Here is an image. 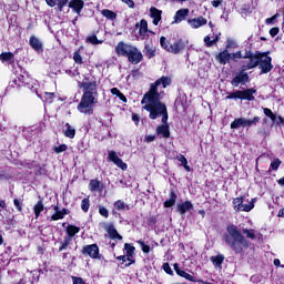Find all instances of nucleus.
Here are the masks:
<instances>
[{"instance_id":"ddd939ff","label":"nucleus","mask_w":284,"mask_h":284,"mask_svg":"<svg viewBox=\"0 0 284 284\" xmlns=\"http://www.w3.org/2000/svg\"><path fill=\"white\" fill-rule=\"evenodd\" d=\"M136 28H139V34L142 39H148L149 34H154V32L148 30V20L145 19L136 23Z\"/></svg>"},{"instance_id":"39448f33","label":"nucleus","mask_w":284,"mask_h":284,"mask_svg":"<svg viewBox=\"0 0 284 284\" xmlns=\"http://www.w3.org/2000/svg\"><path fill=\"white\" fill-rule=\"evenodd\" d=\"M160 45L161 48L166 50V52H171V54H181V52H183V49L187 45V42L180 39L173 43H170L168 42V39L165 37H161Z\"/></svg>"},{"instance_id":"c9c22d12","label":"nucleus","mask_w":284,"mask_h":284,"mask_svg":"<svg viewBox=\"0 0 284 284\" xmlns=\"http://www.w3.org/2000/svg\"><path fill=\"white\" fill-rule=\"evenodd\" d=\"M111 94L118 97L120 101H123V103H128V98H125L123 93L116 88L111 89Z\"/></svg>"},{"instance_id":"ea45409f","label":"nucleus","mask_w":284,"mask_h":284,"mask_svg":"<svg viewBox=\"0 0 284 284\" xmlns=\"http://www.w3.org/2000/svg\"><path fill=\"white\" fill-rule=\"evenodd\" d=\"M243 234H246L247 239H251L252 241H254L256 239V231H254L252 229L251 230L244 229Z\"/></svg>"},{"instance_id":"2f4dec72","label":"nucleus","mask_w":284,"mask_h":284,"mask_svg":"<svg viewBox=\"0 0 284 284\" xmlns=\"http://www.w3.org/2000/svg\"><path fill=\"white\" fill-rule=\"evenodd\" d=\"M101 14L105 17V19H109L110 21H114L116 19V13L109 9H103L101 11Z\"/></svg>"},{"instance_id":"f704fd0d","label":"nucleus","mask_w":284,"mask_h":284,"mask_svg":"<svg viewBox=\"0 0 284 284\" xmlns=\"http://www.w3.org/2000/svg\"><path fill=\"white\" fill-rule=\"evenodd\" d=\"M176 203V193L171 192L170 193V199L164 202V207H172Z\"/></svg>"},{"instance_id":"a19ab883","label":"nucleus","mask_w":284,"mask_h":284,"mask_svg":"<svg viewBox=\"0 0 284 284\" xmlns=\"http://www.w3.org/2000/svg\"><path fill=\"white\" fill-rule=\"evenodd\" d=\"M239 48V43L234 39H229L226 42V49L227 50H236Z\"/></svg>"},{"instance_id":"4be33fe9","label":"nucleus","mask_w":284,"mask_h":284,"mask_svg":"<svg viewBox=\"0 0 284 284\" xmlns=\"http://www.w3.org/2000/svg\"><path fill=\"white\" fill-rule=\"evenodd\" d=\"M190 210H194V205L190 201L178 204V212L181 214V216H183L186 212H190Z\"/></svg>"},{"instance_id":"49530a36","label":"nucleus","mask_w":284,"mask_h":284,"mask_svg":"<svg viewBox=\"0 0 284 284\" xmlns=\"http://www.w3.org/2000/svg\"><path fill=\"white\" fill-rule=\"evenodd\" d=\"M99 214L103 216L104 219H108L110 216V211L105 206L99 207Z\"/></svg>"},{"instance_id":"9d476101","label":"nucleus","mask_w":284,"mask_h":284,"mask_svg":"<svg viewBox=\"0 0 284 284\" xmlns=\"http://www.w3.org/2000/svg\"><path fill=\"white\" fill-rule=\"evenodd\" d=\"M108 159L111 161V163H114L116 168H120V170H128V163L123 162V160H121V158H119L114 151L108 152Z\"/></svg>"},{"instance_id":"c85d7f7f","label":"nucleus","mask_w":284,"mask_h":284,"mask_svg":"<svg viewBox=\"0 0 284 284\" xmlns=\"http://www.w3.org/2000/svg\"><path fill=\"white\" fill-rule=\"evenodd\" d=\"M54 212L55 214L51 216V221H61V219L68 214V210L63 209L62 211H59V206H54Z\"/></svg>"},{"instance_id":"37998d69","label":"nucleus","mask_w":284,"mask_h":284,"mask_svg":"<svg viewBox=\"0 0 284 284\" xmlns=\"http://www.w3.org/2000/svg\"><path fill=\"white\" fill-rule=\"evenodd\" d=\"M43 99H44L45 103H52V101H54V93L44 92L43 93Z\"/></svg>"},{"instance_id":"f257e3e1","label":"nucleus","mask_w":284,"mask_h":284,"mask_svg":"<svg viewBox=\"0 0 284 284\" xmlns=\"http://www.w3.org/2000/svg\"><path fill=\"white\" fill-rule=\"evenodd\" d=\"M172 83V79L169 77H162L155 81V83H152L150 85L149 92H146L141 101V104L143 105V110H146V112H150V119H158L160 115H162V123L163 125H160L156 129L158 134H162L164 139H170V126L168 125V108L165 104L161 103V93H159V85H162V88H166Z\"/></svg>"},{"instance_id":"aec40b11","label":"nucleus","mask_w":284,"mask_h":284,"mask_svg":"<svg viewBox=\"0 0 284 284\" xmlns=\"http://www.w3.org/2000/svg\"><path fill=\"white\" fill-rule=\"evenodd\" d=\"M85 6V2L83 0H71L69 1V8L73 10V12H77L78 14H81V10H83Z\"/></svg>"},{"instance_id":"cd10ccee","label":"nucleus","mask_w":284,"mask_h":284,"mask_svg":"<svg viewBox=\"0 0 284 284\" xmlns=\"http://www.w3.org/2000/svg\"><path fill=\"white\" fill-rule=\"evenodd\" d=\"M239 128H246L245 118H237L231 123V130H239Z\"/></svg>"},{"instance_id":"bf43d9fd","label":"nucleus","mask_w":284,"mask_h":284,"mask_svg":"<svg viewBox=\"0 0 284 284\" xmlns=\"http://www.w3.org/2000/svg\"><path fill=\"white\" fill-rule=\"evenodd\" d=\"M223 3V0H213L211 1V4L213 6V8H219V6H221Z\"/></svg>"},{"instance_id":"0eeeda50","label":"nucleus","mask_w":284,"mask_h":284,"mask_svg":"<svg viewBox=\"0 0 284 284\" xmlns=\"http://www.w3.org/2000/svg\"><path fill=\"white\" fill-rule=\"evenodd\" d=\"M254 94H256V89H246L244 91H235L226 95V100L230 99H242L245 101H254Z\"/></svg>"},{"instance_id":"7ed1b4c3","label":"nucleus","mask_w":284,"mask_h":284,"mask_svg":"<svg viewBox=\"0 0 284 284\" xmlns=\"http://www.w3.org/2000/svg\"><path fill=\"white\" fill-rule=\"evenodd\" d=\"M224 242L235 254H242L243 250L250 247V241L245 239L239 226L231 224L226 227V233L223 236Z\"/></svg>"},{"instance_id":"6e6552de","label":"nucleus","mask_w":284,"mask_h":284,"mask_svg":"<svg viewBox=\"0 0 284 284\" xmlns=\"http://www.w3.org/2000/svg\"><path fill=\"white\" fill-rule=\"evenodd\" d=\"M254 199L248 204L243 203V197H235L233 200V207L235 212H252L254 210Z\"/></svg>"},{"instance_id":"864d4df0","label":"nucleus","mask_w":284,"mask_h":284,"mask_svg":"<svg viewBox=\"0 0 284 284\" xmlns=\"http://www.w3.org/2000/svg\"><path fill=\"white\" fill-rule=\"evenodd\" d=\"M162 268L164 270V272H166V274H170L171 276H172V274H174V271H172L170 263H164Z\"/></svg>"},{"instance_id":"473e14b6","label":"nucleus","mask_w":284,"mask_h":284,"mask_svg":"<svg viewBox=\"0 0 284 284\" xmlns=\"http://www.w3.org/2000/svg\"><path fill=\"white\" fill-rule=\"evenodd\" d=\"M43 210H44L43 201H38V203L33 207V212L36 214V219H39V216L41 215Z\"/></svg>"},{"instance_id":"dca6fc26","label":"nucleus","mask_w":284,"mask_h":284,"mask_svg":"<svg viewBox=\"0 0 284 284\" xmlns=\"http://www.w3.org/2000/svg\"><path fill=\"white\" fill-rule=\"evenodd\" d=\"M248 79L250 75H247L245 71H242L232 80L231 83L234 85V88H239L240 83H247Z\"/></svg>"},{"instance_id":"de8ad7c7","label":"nucleus","mask_w":284,"mask_h":284,"mask_svg":"<svg viewBox=\"0 0 284 284\" xmlns=\"http://www.w3.org/2000/svg\"><path fill=\"white\" fill-rule=\"evenodd\" d=\"M239 59H245V57H243V53L241 51L231 53V61H239Z\"/></svg>"},{"instance_id":"b1692460","label":"nucleus","mask_w":284,"mask_h":284,"mask_svg":"<svg viewBox=\"0 0 284 284\" xmlns=\"http://www.w3.org/2000/svg\"><path fill=\"white\" fill-rule=\"evenodd\" d=\"M63 134L67 139H74V136H77V129H74L70 123H65Z\"/></svg>"},{"instance_id":"c03bdc74","label":"nucleus","mask_w":284,"mask_h":284,"mask_svg":"<svg viewBox=\"0 0 284 284\" xmlns=\"http://www.w3.org/2000/svg\"><path fill=\"white\" fill-rule=\"evenodd\" d=\"M263 112L265 116H268V119H271V121H276V114H274V112H272L270 109L263 108Z\"/></svg>"},{"instance_id":"393cba45","label":"nucleus","mask_w":284,"mask_h":284,"mask_svg":"<svg viewBox=\"0 0 284 284\" xmlns=\"http://www.w3.org/2000/svg\"><path fill=\"white\" fill-rule=\"evenodd\" d=\"M29 44L36 50V52H41V50H43V43H41V40L34 36L30 38Z\"/></svg>"},{"instance_id":"79ce46f5","label":"nucleus","mask_w":284,"mask_h":284,"mask_svg":"<svg viewBox=\"0 0 284 284\" xmlns=\"http://www.w3.org/2000/svg\"><path fill=\"white\" fill-rule=\"evenodd\" d=\"M73 61H74L75 63H78V65H82V63H83V58L81 57V52L75 51V52L73 53Z\"/></svg>"},{"instance_id":"4d7b16f0","label":"nucleus","mask_w":284,"mask_h":284,"mask_svg":"<svg viewBox=\"0 0 284 284\" xmlns=\"http://www.w3.org/2000/svg\"><path fill=\"white\" fill-rule=\"evenodd\" d=\"M178 161H180V163H182V165H187V159L184 158L183 154L178 155Z\"/></svg>"},{"instance_id":"052dcab7","label":"nucleus","mask_w":284,"mask_h":284,"mask_svg":"<svg viewBox=\"0 0 284 284\" xmlns=\"http://www.w3.org/2000/svg\"><path fill=\"white\" fill-rule=\"evenodd\" d=\"M118 261H122V263L125 265L128 263V255H120L116 257Z\"/></svg>"},{"instance_id":"a211bd4d","label":"nucleus","mask_w":284,"mask_h":284,"mask_svg":"<svg viewBox=\"0 0 284 284\" xmlns=\"http://www.w3.org/2000/svg\"><path fill=\"white\" fill-rule=\"evenodd\" d=\"M69 1L70 0H45V3L49 6V8H54L57 6L58 10L62 12L63 8L68 6Z\"/></svg>"},{"instance_id":"09e8293b","label":"nucleus","mask_w":284,"mask_h":284,"mask_svg":"<svg viewBox=\"0 0 284 284\" xmlns=\"http://www.w3.org/2000/svg\"><path fill=\"white\" fill-rule=\"evenodd\" d=\"M70 243H72V240H70V237H65L64 243H62L59 251L63 252V250H68V246L70 245Z\"/></svg>"},{"instance_id":"338daca9","label":"nucleus","mask_w":284,"mask_h":284,"mask_svg":"<svg viewBox=\"0 0 284 284\" xmlns=\"http://www.w3.org/2000/svg\"><path fill=\"white\" fill-rule=\"evenodd\" d=\"M132 121L135 123V125H139V114L133 113L132 114Z\"/></svg>"},{"instance_id":"a18cd8bd","label":"nucleus","mask_w":284,"mask_h":284,"mask_svg":"<svg viewBox=\"0 0 284 284\" xmlns=\"http://www.w3.org/2000/svg\"><path fill=\"white\" fill-rule=\"evenodd\" d=\"M81 210H83L84 212H88L90 210V200L89 199L82 200Z\"/></svg>"},{"instance_id":"69168bd1","label":"nucleus","mask_w":284,"mask_h":284,"mask_svg":"<svg viewBox=\"0 0 284 284\" xmlns=\"http://www.w3.org/2000/svg\"><path fill=\"white\" fill-rule=\"evenodd\" d=\"M156 139V136H154V135H146L145 136V142L146 143H152V141H154Z\"/></svg>"},{"instance_id":"5701e85b","label":"nucleus","mask_w":284,"mask_h":284,"mask_svg":"<svg viewBox=\"0 0 284 284\" xmlns=\"http://www.w3.org/2000/svg\"><path fill=\"white\" fill-rule=\"evenodd\" d=\"M187 14H190V9L178 10L174 16V23H181V21H185V19H187Z\"/></svg>"},{"instance_id":"423d86ee","label":"nucleus","mask_w":284,"mask_h":284,"mask_svg":"<svg viewBox=\"0 0 284 284\" xmlns=\"http://www.w3.org/2000/svg\"><path fill=\"white\" fill-rule=\"evenodd\" d=\"M16 85H27L29 88V90H33V92H37V88H34L37 85V80H33L32 78H30V75L28 74V72H23L17 75V79L14 80Z\"/></svg>"},{"instance_id":"5fc2aeb1","label":"nucleus","mask_w":284,"mask_h":284,"mask_svg":"<svg viewBox=\"0 0 284 284\" xmlns=\"http://www.w3.org/2000/svg\"><path fill=\"white\" fill-rule=\"evenodd\" d=\"M204 43H205L206 48H212V45H213V40H211L210 36H206V37L204 38Z\"/></svg>"},{"instance_id":"680f3d73","label":"nucleus","mask_w":284,"mask_h":284,"mask_svg":"<svg viewBox=\"0 0 284 284\" xmlns=\"http://www.w3.org/2000/svg\"><path fill=\"white\" fill-rule=\"evenodd\" d=\"M13 204L16 205L18 212H21L22 207H21V203L19 202V200H13Z\"/></svg>"},{"instance_id":"58836bf2","label":"nucleus","mask_w":284,"mask_h":284,"mask_svg":"<svg viewBox=\"0 0 284 284\" xmlns=\"http://www.w3.org/2000/svg\"><path fill=\"white\" fill-rule=\"evenodd\" d=\"M144 54L148 57V59H152V57H154V49H152L150 44H145Z\"/></svg>"},{"instance_id":"0e129e2a","label":"nucleus","mask_w":284,"mask_h":284,"mask_svg":"<svg viewBox=\"0 0 284 284\" xmlns=\"http://www.w3.org/2000/svg\"><path fill=\"white\" fill-rule=\"evenodd\" d=\"M270 34H271V37H276V34H278V28H272L270 30Z\"/></svg>"},{"instance_id":"bb28decb","label":"nucleus","mask_w":284,"mask_h":284,"mask_svg":"<svg viewBox=\"0 0 284 284\" xmlns=\"http://www.w3.org/2000/svg\"><path fill=\"white\" fill-rule=\"evenodd\" d=\"M79 232H81V229L74 225H68L67 226V239H70V241H72V239H74L75 234H79Z\"/></svg>"},{"instance_id":"f3484780","label":"nucleus","mask_w":284,"mask_h":284,"mask_svg":"<svg viewBox=\"0 0 284 284\" xmlns=\"http://www.w3.org/2000/svg\"><path fill=\"white\" fill-rule=\"evenodd\" d=\"M216 61L221 64V65H227V63H230L231 61V53L230 51L224 50L222 52H220L216 57H215Z\"/></svg>"},{"instance_id":"6ab92c4d","label":"nucleus","mask_w":284,"mask_h":284,"mask_svg":"<svg viewBox=\"0 0 284 284\" xmlns=\"http://www.w3.org/2000/svg\"><path fill=\"white\" fill-rule=\"evenodd\" d=\"M174 271L176 272L178 276H181L186 281H191V283H196V278H194V276L191 275L190 273L181 270V267H179V264H174Z\"/></svg>"},{"instance_id":"20e7f679","label":"nucleus","mask_w":284,"mask_h":284,"mask_svg":"<svg viewBox=\"0 0 284 284\" xmlns=\"http://www.w3.org/2000/svg\"><path fill=\"white\" fill-rule=\"evenodd\" d=\"M115 52L120 57H126L129 62L133 63V65H136L143 61V53H141L136 47L125 42H119L115 47Z\"/></svg>"},{"instance_id":"603ef678","label":"nucleus","mask_w":284,"mask_h":284,"mask_svg":"<svg viewBox=\"0 0 284 284\" xmlns=\"http://www.w3.org/2000/svg\"><path fill=\"white\" fill-rule=\"evenodd\" d=\"M65 150H68V145L65 144H61L54 148L55 154H61V152H65Z\"/></svg>"},{"instance_id":"72a5a7b5","label":"nucleus","mask_w":284,"mask_h":284,"mask_svg":"<svg viewBox=\"0 0 284 284\" xmlns=\"http://www.w3.org/2000/svg\"><path fill=\"white\" fill-rule=\"evenodd\" d=\"M260 122H261L260 116H254L253 119L245 118L246 128H254V126L258 125Z\"/></svg>"},{"instance_id":"6e6d98bb","label":"nucleus","mask_w":284,"mask_h":284,"mask_svg":"<svg viewBox=\"0 0 284 284\" xmlns=\"http://www.w3.org/2000/svg\"><path fill=\"white\" fill-rule=\"evenodd\" d=\"M281 166V161L278 159H275L272 163H271V168L273 170H276L277 168Z\"/></svg>"},{"instance_id":"a878e982","label":"nucleus","mask_w":284,"mask_h":284,"mask_svg":"<svg viewBox=\"0 0 284 284\" xmlns=\"http://www.w3.org/2000/svg\"><path fill=\"white\" fill-rule=\"evenodd\" d=\"M1 63H14V53L12 52H2L0 54Z\"/></svg>"},{"instance_id":"4c0bfd02","label":"nucleus","mask_w":284,"mask_h":284,"mask_svg":"<svg viewBox=\"0 0 284 284\" xmlns=\"http://www.w3.org/2000/svg\"><path fill=\"white\" fill-rule=\"evenodd\" d=\"M87 42L91 43L92 45H99L103 43V40H99V38H97V36L93 34L87 38Z\"/></svg>"},{"instance_id":"4468645a","label":"nucleus","mask_w":284,"mask_h":284,"mask_svg":"<svg viewBox=\"0 0 284 284\" xmlns=\"http://www.w3.org/2000/svg\"><path fill=\"white\" fill-rule=\"evenodd\" d=\"M124 250L126 252V261H128V263H125L124 265H125V267H130V265H133V263H134V260H132V258L134 256V250H136V248L132 244L125 243Z\"/></svg>"},{"instance_id":"3c124183","label":"nucleus","mask_w":284,"mask_h":284,"mask_svg":"<svg viewBox=\"0 0 284 284\" xmlns=\"http://www.w3.org/2000/svg\"><path fill=\"white\" fill-rule=\"evenodd\" d=\"M114 207L115 210H125V202L118 200L116 202H114Z\"/></svg>"},{"instance_id":"e2e57ef3","label":"nucleus","mask_w":284,"mask_h":284,"mask_svg":"<svg viewBox=\"0 0 284 284\" xmlns=\"http://www.w3.org/2000/svg\"><path fill=\"white\" fill-rule=\"evenodd\" d=\"M73 284H85V283L83 282V278H81V277H73Z\"/></svg>"},{"instance_id":"f03ea898","label":"nucleus","mask_w":284,"mask_h":284,"mask_svg":"<svg viewBox=\"0 0 284 284\" xmlns=\"http://www.w3.org/2000/svg\"><path fill=\"white\" fill-rule=\"evenodd\" d=\"M79 88H82L83 94L78 104V112L81 114H94V105L99 103V92L97 91V81H88L85 79L79 82Z\"/></svg>"},{"instance_id":"f8f14e48","label":"nucleus","mask_w":284,"mask_h":284,"mask_svg":"<svg viewBox=\"0 0 284 284\" xmlns=\"http://www.w3.org/2000/svg\"><path fill=\"white\" fill-rule=\"evenodd\" d=\"M82 254L90 256V258H99V245L90 244L82 248Z\"/></svg>"},{"instance_id":"c756f323","label":"nucleus","mask_w":284,"mask_h":284,"mask_svg":"<svg viewBox=\"0 0 284 284\" xmlns=\"http://www.w3.org/2000/svg\"><path fill=\"white\" fill-rule=\"evenodd\" d=\"M89 190L90 192H101V181L99 180H91L89 183Z\"/></svg>"},{"instance_id":"1a4fd4ad","label":"nucleus","mask_w":284,"mask_h":284,"mask_svg":"<svg viewBox=\"0 0 284 284\" xmlns=\"http://www.w3.org/2000/svg\"><path fill=\"white\" fill-rule=\"evenodd\" d=\"M272 68H274V65H272V58L262 53L260 57V69L262 71V74H267V72H272Z\"/></svg>"},{"instance_id":"9b49d317","label":"nucleus","mask_w":284,"mask_h":284,"mask_svg":"<svg viewBox=\"0 0 284 284\" xmlns=\"http://www.w3.org/2000/svg\"><path fill=\"white\" fill-rule=\"evenodd\" d=\"M261 54L262 53H247L244 55V59H248V63L246 64V70H252L253 68H256V65H260L261 62Z\"/></svg>"},{"instance_id":"2eb2a0df","label":"nucleus","mask_w":284,"mask_h":284,"mask_svg":"<svg viewBox=\"0 0 284 284\" xmlns=\"http://www.w3.org/2000/svg\"><path fill=\"white\" fill-rule=\"evenodd\" d=\"M187 23L189 26H191V28H193V30H196L199 28H202V26H207V19L203 17H197V18L189 19Z\"/></svg>"},{"instance_id":"e433bc0d","label":"nucleus","mask_w":284,"mask_h":284,"mask_svg":"<svg viewBox=\"0 0 284 284\" xmlns=\"http://www.w3.org/2000/svg\"><path fill=\"white\" fill-rule=\"evenodd\" d=\"M108 234H109L110 239H118L119 241H121L123 239V236H121L119 234V232L116 231V229H114V227H110L108 230Z\"/></svg>"},{"instance_id":"7c9ffc66","label":"nucleus","mask_w":284,"mask_h":284,"mask_svg":"<svg viewBox=\"0 0 284 284\" xmlns=\"http://www.w3.org/2000/svg\"><path fill=\"white\" fill-rule=\"evenodd\" d=\"M224 261H225V256L221 254L211 257V262L213 263L214 267H221Z\"/></svg>"},{"instance_id":"774afa93","label":"nucleus","mask_w":284,"mask_h":284,"mask_svg":"<svg viewBox=\"0 0 284 284\" xmlns=\"http://www.w3.org/2000/svg\"><path fill=\"white\" fill-rule=\"evenodd\" d=\"M123 3H126L130 8H134V2L132 0H121Z\"/></svg>"},{"instance_id":"8fccbe9b","label":"nucleus","mask_w":284,"mask_h":284,"mask_svg":"<svg viewBox=\"0 0 284 284\" xmlns=\"http://www.w3.org/2000/svg\"><path fill=\"white\" fill-rule=\"evenodd\" d=\"M138 243L141 245L142 252H144V254H150V245H146V243L141 240Z\"/></svg>"},{"instance_id":"412c9836","label":"nucleus","mask_w":284,"mask_h":284,"mask_svg":"<svg viewBox=\"0 0 284 284\" xmlns=\"http://www.w3.org/2000/svg\"><path fill=\"white\" fill-rule=\"evenodd\" d=\"M161 14H163L162 10L156 9V7L150 8V17L153 19V26H159L161 21Z\"/></svg>"},{"instance_id":"13d9d810","label":"nucleus","mask_w":284,"mask_h":284,"mask_svg":"<svg viewBox=\"0 0 284 284\" xmlns=\"http://www.w3.org/2000/svg\"><path fill=\"white\" fill-rule=\"evenodd\" d=\"M273 123H276L277 125H284L283 116H281V115L276 116V120L273 121Z\"/></svg>"}]
</instances>
